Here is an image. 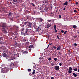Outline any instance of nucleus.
Segmentation results:
<instances>
[{
	"mask_svg": "<svg viewBox=\"0 0 79 79\" xmlns=\"http://www.w3.org/2000/svg\"><path fill=\"white\" fill-rule=\"evenodd\" d=\"M11 12L9 13L8 14V16H11Z\"/></svg>",
	"mask_w": 79,
	"mask_h": 79,
	"instance_id": "nucleus-30",
	"label": "nucleus"
},
{
	"mask_svg": "<svg viewBox=\"0 0 79 79\" xmlns=\"http://www.w3.org/2000/svg\"><path fill=\"white\" fill-rule=\"evenodd\" d=\"M66 10V7L64 8L63 9V11H64Z\"/></svg>",
	"mask_w": 79,
	"mask_h": 79,
	"instance_id": "nucleus-45",
	"label": "nucleus"
},
{
	"mask_svg": "<svg viewBox=\"0 0 79 79\" xmlns=\"http://www.w3.org/2000/svg\"><path fill=\"white\" fill-rule=\"evenodd\" d=\"M23 54H24L25 55H26V54H27L28 53V52H27V51H24V52L23 53Z\"/></svg>",
	"mask_w": 79,
	"mask_h": 79,
	"instance_id": "nucleus-11",
	"label": "nucleus"
},
{
	"mask_svg": "<svg viewBox=\"0 0 79 79\" xmlns=\"http://www.w3.org/2000/svg\"><path fill=\"white\" fill-rule=\"evenodd\" d=\"M73 75L74 76V77H77V74H76V73H73Z\"/></svg>",
	"mask_w": 79,
	"mask_h": 79,
	"instance_id": "nucleus-16",
	"label": "nucleus"
},
{
	"mask_svg": "<svg viewBox=\"0 0 79 79\" xmlns=\"http://www.w3.org/2000/svg\"><path fill=\"white\" fill-rule=\"evenodd\" d=\"M73 69L75 71H77V68H75V69L73 68Z\"/></svg>",
	"mask_w": 79,
	"mask_h": 79,
	"instance_id": "nucleus-21",
	"label": "nucleus"
},
{
	"mask_svg": "<svg viewBox=\"0 0 79 79\" xmlns=\"http://www.w3.org/2000/svg\"><path fill=\"white\" fill-rule=\"evenodd\" d=\"M59 65L60 66H61L62 65V64L61 63H60Z\"/></svg>",
	"mask_w": 79,
	"mask_h": 79,
	"instance_id": "nucleus-43",
	"label": "nucleus"
},
{
	"mask_svg": "<svg viewBox=\"0 0 79 79\" xmlns=\"http://www.w3.org/2000/svg\"><path fill=\"white\" fill-rule=\"evenodd\" d=\"M76 5H78V2H76Z\"/></svg>",
	"mask_w": 79,
	"mask_h": 79,
	"instance_id": "nucleus-49",
	"label": "nucleus"
},
{
	"mask_svg": "<svg viewBox=\"0 0 79 79\" xmlns=\"http://www.w3.org/2000/svg\"><path fill=\"white\" fill-rule=\"evenodd\" d=\"M29 18V17H27V19L26 20H27V19H28Z\"/></svg>",
	"mask_w": 79,
	"mask_h": 79,
	"instance_id": "nucleus-58",
	"label": "nucleus"
},
{
	"mask_svg": "<svg viewBox=\"0 0 79 79\" xmlns=\"http://www.w3.org/2000/svg\"><path fill=\"white\" fill-rule=\"evenodd\" d=\"M61 32H62V33H63V32H64V30H61Z\"/></svg>",
	"mask_w": 79,
	"mask_h": 79,
	"instance_id": "nucleus-47",
	"label": "nucleus"
},
{
	"mask_svg": "<svg viewBox=\"0 0 79 79\" xmlns=\"http://www.w3.org/2000/svg\"><path fill=\"white\" fill-rule=\"evenodd\" d=\"M32 74H35V70H33V71L32 73Z\"/></svg>",
	"mask_w": 79,
	"mask_h": 79,
	"instance_id": "nucleus-38",
	"label": "nucleus"
},
{
	"mask_svg": "<svg viewBox=\"0 0 79 79\" xmlns=\"http://www.w3.org/2000/svg\"><path fill=\"white\" fill-rule=\"evenodd\" d=\"M54 30H55L54 31L55 32H56H56H57V30L56 29H54Z\"/></svg>",
	"mask_w": 79,
	"mask_h": 79,
	"instance_id": "nucleus-42",
	"label": "nucleus"
},
{
	"mask_svg": "<svg viewBox=\"0 0 79 79\" xmlns=\"http://www.w3.org/2000/svg\"><path fill=\"white\" fill-rule=\"evenodd\" d=\"M53 48H54V49H56V46H53Z\"/></svg>",
	"mask_w": 79,
	"mask_h": 79,
	"instance_id": "nucleus-34",
	"label": "nucleus"
},
{
	"mask_svg": "<svg viewBox=\"0 0 79 79\" xmlns=\"http://www.w3.org/2000/svg\"><path fill=\"white\" fill-rule=\"evenodd\" d=\"M51 79H54V78L53 77H52L51 78Z\"/></svg>",
	"mask_w": 79,
	"mask_h": 79,
	"instance_id": "nucleus-54",
	"label": "nucleus"
},
{
	"mask_svg": "<svg viewBox=\"0 0 79 79\" xmlns=\"http://www.w3.org/2000/svg\"><path fill=\"white\" fill-rule=\"evenodd\" d=\"M68 1H66V2L65 3H64V5H68Z\"/></svg>",
	"mask_w": 79,
	"mask_h": 79,
	"instance_id": "nucleus-19",
	"label": "nucleus"
},
{
	"mask_svg": "<svg viewBox=\"0 0 79 79\" xmlns=\"http://www.w3.org/2000/svg\"><path fill=\"white\" fill-rule=\"evenodd\" d=\"M28 48H30L29 49V52H31V48H34V46H33L32 45H31L29 47H28Z\"/></svg>",
	"mask_w": 79,
	"mask_h": 79,
	"instance_id": "nucleus-8",
	"label": "nucleus"
},
{
	"mask_svg": "<svg viewBox=\"0 0 79 79\" xmlns=\"http://www.w3.org/2000/svg\"><path fill=\"white\" fill-rule=\"evenodd\" d=\"M32 32V30L26 29L25 32V34L27 35H28L29 34H31Z\"/></svg>",
	"mask_w": 79,
	"mask_h": 79,
	"instance_id": "nucleus-2",
	"label": "nucleus"
},
{
	"mask_svg": "<svg viewBox=\"0 0 79 79\" xmlns=\"http://www.w3.org/2000/svg\"><path fill=\"white\" fill-rule=\"evenodd\" d=\"M18 0H13L14 2H18Z\"/></svg>",
	"mask_w": 79,
	"mask_h": 79,
	"instance_id": "nucleus-39",
	"label": "nucleus"
},
{
	"mask_svg": "<svg viewBox=\"0 0 79 79\" xmlns=\"http://www.w3.org/2000/svg\"><path fill=\"white\" fill-rule=\"evenodd\" d=\"M57 39H60V38H59V37H58V35L57 36Z\"/></svg>",
	"mask_w": 79,
	"mask_h": 79,
	"instance_id": "nucleus-51",
	"label": "nucleus"
},
{
	"mask_svg": "<svg viewBox=\"0 0 79 79\" xmlns=\"http://www.w3.org/2000/svg\"><path fill=\"white\" fill-rule=\"evenodd\" d=\"M31 4L33 6H35V5L33 3H31Z\"/></svg>",
	"mask_w": 79,
	"mask_h": 79,
	"instance_id": "nucleus-33",
	"label": "nucleus"
},
{
	"mask_svg": "<svg viewBox=\"0 0 79 79\" xmlns=\"http://www.w3.org/2000/svg\"><path fill=\"white\" fill-rule=\"evenodd\" d=\"M0 26L2 28V29H4L5 34H6V33H7V31H6V29H5V27H6V24L4 23H2V25H1Z\"/></svg>",
	"mask_w": 79,
	"mask_h": 79,
	"instance_id": "nucleus-1",
	"label": "nucleus"
},
{
	"mask_svg": "<svg viewBox=\"0 0 79 79\" xmlns=\"http://www.w3.org/2000/svg\"><path fill=\"white\" fill-rule=\"evenodd\" d=\"M77 34H79V32L78 31L77 32Z\"/></svg>",
	"mask_w": 79,
	"mask_h": 79,
	"instance_id": "nucleus-62",
	"label": "nucleus"
},
{
	"mask_svg": "<svg viewBox=\"0 0 79 79\" xmlns=\"http://www.w3.org/2000/svg\"><path fill=\"white\" fill-rule=\"evenodd\" d=\"M25 29L24 27H23L22 28H21L20 30L21 32H24V31Z\"/></svg>",
	"mask_w": 79,
	"mask_h": 79,
	"instance_id": "nucleus-12",
	"label": "nucleus"
},
{
	"mask_svg": "<svg viewBox=\"0 0 79 79\" xmlns=\"http://www.w3.org/2000/svg\"><path fill=\"white\" fill-rule=\"evenodd\" d=\"M69 70H71H71H72V67H69Z\"/></svg>",
	"mask_w": 79,
	"mask_h": 79,
	"instance_id": "nucleus-28",
	"label": "nucleus"
},
{
	"mask_svg": "<svg viewBox=\"0 0 79 79\" xmlns=\"http://www.w3.org/2000/svg\"><path fill=\"white\" fill-rule=\"evenodd\" d=\"M48 61H51V60H52V59L51 58H49L48 59Z\"/></svg>",
	"mask_w": 79,
	"mask_h": 79,
	"instance_id": "nucleus-37",
	"label": "nucleus"
},
{
	"mask_svg": "<svg viewBox=\"0 0 79 79\" xmlns=\"http://www.w3.org/2000/svg\"><path fill=\"white\" fill-rule=\"evenodd\" d=\"M2 78H5V76H3L2 77Z\"/></svg>",
	"mask_w": 79,
	"mask_h": 79,
	"instance_id": "nucleus-57",
	"label": "nucleus"
},
{
	"mask_svg": "<svg viewBox=\"0 0 79 79\" xmlns=\"http://www.w3.org/2000/svg\"><path fill=\"white\" fill-rule=\"evenodd\" d=\"M54 69L56 71H58V70H60V67H59V66L56 65L54 67Z\"/></svg>",
	"mask_w": 79,
	"mask_h": 79,
	"instance_id": "nucleus-7",
	"label": "nucleus"
},
{
	"mask_svg": "<svg viewBox=\"0 0 79 79\" xmlns=\"http://www.w3.org/2000/svg\"><path fill=\"white\" fill-rule=\"evenodd\" d=\"M3 65H1V66H2V67H3Z\"/></svg>",
	"mask_w": 79,
	"mask_h": 79,
	"instance_id": "nucleus-61",
	"label": "nucleus"
},
{
	"mask_svg": "<svg viewBox=\"0 0 79 79\" xmlns=\"http://www.w3.org/2000/svg\"><path fill=\"white\" fill-rule=\"evenodd\" d=\"M3 38L2 37H0V42H1V41H2L3 40Z\"/></svg>",
	"mask_w": 79,
	"mask_h": 79,
	"instance_id": "nucleus-17",
	"label": "nucleus"
},
{
	"mask_svg": "<svg viewBox=\"0 0 79 79\" xmlns=\"http://www.w3.org/2000/svg\"><path fill=\"white\" fill-rule=\"evenodd\" d=\"M73 37L74 38H77V35H75L73 36Z\"/></svg>",
	"mask_w": 79,
	"mask_h": 79,
	"instance_id": "nucleus-35",
	"label": "nucleus"
},
{
	"mask_svg": "<svg viewBox=\"0 0 79 79\" xmlns=\"http://www.w3.org/2000/svg\"><path fill=\"white\" fill-rule=\"evenodd\" d=\"M14 27L15 29L16 30V31H18L19 29V27L18 26H14Z\"/></svg>",
	"mask_w": 79,
	"mask_h": 79,
	"instance_id": "nucleus-10",
	"label": "nucleus"
},
{
	"mask_svg": "<svg viewBox=\"0 0 79 79\" xmlns=\"http://www.w3.org/2000/svg\"><path fill=\"white\" fill-rule=\"evenodd\" d=\"M68 52H70V50L69 49L68 50Z\"/></svg>",
	"mask_w": 79,
	"mask_h": 79,
	"instance_id": "nucleus-53",
	"label": "nucleus"
},
{
	"mask_svg": "<svg viewBox=\"0 0 79 79\" xmlns=\"http://www.w3.org/2000/svg\"><path fill=\"white\" fill-rule=\"evenodd\" d=\"M52 21V20H47V21H48V22H51Z\"/></svg>",
	"mask_w": 79,
	"mask_h": 79,
	"instance_id": "nucleus-32",
	"label": "nucleus"
},
{
	"mask_svg": "<svg viewBox=\"0 0 79 79\" xmlns=\"http://www.w3.org/2000/svg\"><path fill=\"white\" fill-rule=\"evenodd\" d=\"M51 66H54V64L53 63H52Z\"/></svg>",
	"mask_w": 79,
	"mask_h": 79,
	"instance_id": "nucleus-46",
	"label": "nucleus"
},
{
	"mask_svg": "<svg viewBox=\"0 0 79 79\" xmlns=\"http://www.w3.org/2000/svg\"><path fill=\"white\" fill-rule=\"evenodd\" d=\"M21 44L20 43H19L17 45L18 47H21Z\"/></svg>",
	"mask_w": 79,
	"mask_h": 79,
	"instance_id": "nucleus-13",
	"label": "nucleus"
},
{
	"mask_svg": "<svg viewBox=\"0 0 79 79\" xmlns=\"http://www.w3.org/2000/svg\"><path fill=\"white\" fill-rule=\"evenodd\" d=\"M51 24L50 23H48L47 24V28H49V27L51 26Z\"/></svg>",
	"mask_w": 79,
	"mask_h": 79,
	"instance_id": "nucleus-9",
	"label": "nucleus"
},
{
	"mask_svg": "<svg viewBox=\"0 0 79 79\" xmlns=\"http://www.w3.org/2000/svg\"><path fill=\"white\" fill-rule=\"evenodd\" d=\"M8 68L7 67H5L3 69L2 72L3 73H6L8 71Z\"/></svg>",
	"mask_w": 79,
	"mask_h": 79,
	"instance_id": "nucleus-4",
	"label": "nucleus"
},
{
	"mask_svg": "<svg viewBox=\"0 0 79 79\" xmlns=\"http://www.w3.org/2000/svg\"><path fill=\"white\" fill-rule=\"evenodd\" d=\"M17 44H18V43H17L16 42L15 45H17Z\"/></svg>",
	"mask_w": 79,
	"mask_h": 79,
	"instance_id": "nucleus-55",
	"label": "nucleus"
},
{
	"mask_svg": "<svg viewBox=\"0 0 79 79\" xmlns=\"http://www.w3.org/2000/svg\"><path fill=\"white\" fill-rule=\"evenodd\" d=\"M74 12H75V13H77V11H76V10H74Z\"/></svg>",
	"mask_w": 79,
	"mask_h": 79,
	"instance_id": "nucleus-48",
	"label": "nucleus"
},
{
	"mask_svg": "<svg viewBox=\"0 0 79 79\" xmlns=\"http://www.w3.org/2000/svg\"><path fill=\"white\" fill-rule=\"evenodd\" d=\"M77 44L76 43H74L73 44V46L74 47H77Z\"/></svg>",
	"mask_w": 79,
	"mask_h": 79,
	"instance_id": "nucleus-26",
	"label": "nucleus"
},
{
	"mask_svg": "<svg viewBox=\"0 0 79 79\" xmlns=\"http://www.w3.org/2000/svg\"><path fill=\"white\" fill-rule=\"evenodd\" d=\"M9 60H13V59H10Z\"/></svg>",
	"mask_w": 79,
	"mask_h": 79,
	"instance_id": "nucleus-59",
	"label": "nucleus"
},
{
	"mask_svg": "<svg viewBox=\"0 0 79 79\" xmlns=\"http://www.w3.org/2000/svg\"><path fill=\"white\" fill-rule=\"evenodd\" d=\"M66 32H68V31H65V32H64V34H66Z\"/></svg>",
	"mask_w": 79,
	"mask_h": 79,
	"instance_id": "nucleus-44",
	"label": "nucleus"
},
{
	"mask_svg": "<svg viewBox=\"0 0 79 79\" xmlns=\"http://www.w3.org/2000/svg\"><path fill=\"white\" fill-rule=\"evenodd\" d=\"M44 10H46V11H48V8L47 7H45V8L44 9Z\"/></svg>",
	"mask_w": 79,
	"mask_h": 79,
	"instance_id": "nucleus-23",
	"label": "nucleus"
},
{
	"mask_svg": "<svg viewBox=\"0 0 79 79\" xmlns=\"http://www.w3.org/2000/svg\"><path fill=\"white\" fill-rule=\"evenodd\" d=\"M68 72L69 73H72V70H69Z\"/></svg>",
	"mask_w": 79,
	"mask_h": 79,
	"instance_id": "nucleus-27",
	"label": "nucleus"
},
{
	"mask_svg": "<svg viewBox=\"0 0 79 79\" xmlns=\"http://www.w3.org/2000/svg\"><path fill=\"white\" fill-rule=\"evenodd\" d=\"M58 53L59 55H60V56H61V55H62V54L60 52H59Z\"/></svg>",
	"mask_w": 79,
	"mask_h": 79,
	"instance_id": "nucleus-36",
	"label": "nucleus"
},
{
	"mask_svg": "<svg viewBox=\"0 0 79 79\" xmlns=\"http://www.w3.org/2000/svg\"><path fill=\"white\" fill-rule=\"evenodd\" d=\"M45 4H47V3H48V1H47L46 0H45Z\"/></svg>",
	"mask_w": 79,
	"mask_h": 79,
	"instance_id": "nucleus-29",
	"label": "nucleus"
},
{
	"mask_svg": "<svg viewBox=\"0 0 79 79\" xmlns=\"http://www.w3.org/2000/svg\"><path fill=\"white\" fill-rule=\"evenodd\" d=\"M28 71L30 72V71H31V69H28Z\"/></svg>",
	"mask_w": 79,
	"mask_h": 79,
	"instance_id": "nucleus-31",
	"label": "nucleus"
},
{
	"mask_svg": "<svg viewBox=\"0 0 79 79\" xmlns=\"http://www.w3.org/2000/svg\"><path fill=\"white\" fill-rule=\"evenodd\" d=\"M28 24V22H24V24L25 26H26V24Z\"/></svg>",
	"mask_w": 79,
	"mask_h": 79,
	"instance_id": "nucleus-20",
	"label": "nucleus"
},
{
	"mask_svg": "<svg viewBox=\"0 0 79 79\" xmlns=\"http://www.w3.org/2000/svg\"><path fill=\"white\" fill-rule=\"evenodd\" d=\"M23 31H21V34H23Z\"/></svg>",
	"mask_w": 79,
	"mask_h": 79,
	"instance_id": "nucleus-50",
	"label": "nucleus"
},
{
	"mask_svg": "<svg viewBox=\"0 0 79 79\" xmlns=\"http://www.w3.org/2000/svg\"><path fill=\"white\" fill-rule=\"evenodd\" d=\"M57 12H58V10H57L56 11V12L57 13Z\"/></svg>",
	"mask_w": 79,
	"mask_h": 79,
	"instance_id": "nucleus-60",
	"label": "nucleus"
},
{
	"mask_svg": "<svg viewBox=\"0 0 79 79\" xmlns=\"http://www.w3.org/2000/svg\"><path fill=\"white\" fill-rule=\"evenodd\" d=\"M54 29H56V25H55L54 26Z\"/></svg>",
	"mask_w": 79,
	"mask_h": 79,
	"instance_id": "nucleus-24",
	"label": "nucleus"
},
{
	"mask_svg": "<svg viewBox=\"0 0 79 79\" xmlns=\"http://www.w3.org/2000/svg\"><path fill=\"white\" fill-rule=\"evenodd\" d=\"M3 57H6L7 56L6 54L5 53H4L3 54Z\"/></svg>",
	"mask_w": 79,
	"mask_h": 79,
	"instance_id": "nucleus-15",
	"label": "nucleus"
},
{
	"mask_svg": "<svg viewBox=\"0 0 79 79\" xmlns=\"http://www.w3.org/2000/svg\"><path fill=\"white\" fill-rule=\"evenodd\" d=\"M59 18H61V16L60 15H59Z\"/></svg>",
	"mask_w": 79,
	"mask_h": 79,
	"instance_id": "nucleus-41",
	"label": "nucleus"
},
{
	"mask_svg": "<svg viewBox=\"0 0 79 79\" xmlns=\"http://www.w3.org/2000/svg\"><path fill=\"white\" fill-rule=\"evenodd\" d=\"M32 23H29L28 25L27 26V28H31L32 27Z\"/></svg>",
	"mask_w": 79,
	"mask_h": 79,
	"instance_id": "nucleus-6",
	"label": "nucleus"
},
{
	"mask_svg": "<svg viewBox=\"0 0 79 79\" xmlns=\"http://www.w3.org/2000/svg\"><path fill=\"white\" fill-rule=\"evenodd\" d=\"M17 66V65L16 64V63H14L13 62H11L10 64V65H9V66L12 67V68H13V67H15V66Z\"/></svg>",
	"mask_w": 79,
	"mask_h": 79,
	"instance_id": "nucleus-3",
	"label": "nucleus"
},
{
	"mask_svg": "<svg viewBox=\"0 0 79 79\" xmlns=\"http://www.w3.org/2000/svg\"><path fill=\"white\" fill-rule=\"evenodd\" d=\"M40 27H39L37 29V30L38 31H40Z\"/></svg>",
	"mask_w": 79,
	"mask_h": 79,
	"instance_id": "nucleus-22",
	"label": "nucleus"
},
{
	"mask_svg": "<svg viewBox=\"0 0 79 79\" xmlns=\"http://www.w3.org/2000/svg\"><path fill=\"white\" fill-rule=\"evenodd\" d=\"M50 43L49 44V45H48V47H47V48H48V47H49V45H50Z\"/></svg>",
	"mask_w": 79,
	"mask_h": 79,
	"instance_id": "nucleus-52",
	"label": "nucleus"
},
{
	"mask_svg": "<svg viewBox=\"0 0 79 79\" xmlns=\"http://www.w3.org/2000/svg\"><path fill=\"white\" fill-rule=\"evenodd\" d=\"M76 27H77V26H76V25H74L73 26V28L74 29H76Z\"/></svg>",
	"mask_w": 79,
	"mask_h": 79,
	"instance_id": "nucleus-25",
	"label": "nucleus"
},
{
	"mask_svg": "<svg viewBox=\"0 0 79 79\" xmlns=\"http://www.w3.org/2000/svg\"><path fill=\"white\" fill-rule=\"evenodd\" d=\"M52 43H50V45H52Z\"/></svg>",
	"mask_w": 79,
	"mask_h": 79,
	"instance_id": "nucleus-56",
	"label": "nucleus"
},
{
	"mask_svg": "<svg viewBox=\"0 0 79 79\" xmlns=\"http://www.w3.org/2000/svg\"><path fill=\"white\" fill-rule=\"evenodd\" d=\"M61 49V46H58L57 49V50H60Z\"/></svg>",
	"mask_w": 79,
	"mask_h": 79,
	"instance_id": "nucleus-14",
	"label": "nucleus"
},
{
	"mask_svg": "<svg viewBox=\"0 0 79 79\" xmlns=\"http://www.w3.org/2000/svg\"><path fill=\"white\" fill-rule=\"evenodd\" d=\"M54 61H56L57 60V58H55L54 59Z\"/></svg>",
	"mask_w": 79,
	"mask_h": 79,
	"instance_id": "nucleus-40",
	"label": "nucleus"
},
{
	"mask_svg": "<svg viewBox=\"0 0 79 79\" xmlns=\"http://www.w3.org/2000/svg\"><path fill=\"white\" fill-rule=\"evenodd\" d=\"M52 50H53V49L52 48Z\"/></svg>",
	"mask_w": 79,
	"mask_h": 79,
	"instance_id": "nucleus-64",
	"label": "nucleus"
},
{
	"mask_svg": "<svg viewBox=\"0 0 79 79\" xmlns=\"http://www.w3.org/2000/svg\"><path fill=\"white\" fill-rule=\"evenodd\" d=\"M41 11H40V12H41V13H42L43 12H44V9L43 8H41Z\"/></svg>",
	"mask_w": 79,
	"mask_h": 79,
	"instance_id": "nucleus-18",
	"label": "nucleus"
},
{
	"mask_svg": "<svg viewBox=\"0 0 79 79\" xmlns=\"http://www.w3.org/2000/svg\"><path fill=\"white\" fill-rule=\"evenodd\" d=\"M36 20H38L39 23H41L42 21H44V20L43 19L41 18H37Z\"/></svg>",
	"mask_w": 79,
	"mask_h": 79,
	"instance_id": "nucleus-5",
	"label": "nucleus"
},
{
	"mask_svg": "<svg viewBox=\"0 0 79 79\" xmlns=\"http://www.w3.org/2000/svg\"><path fill=\"white\" fill-rule=\"evenodd\" d=\"M24 7H25V8L26 9V7L24 6Z\"/></svg>",
	"mask_w": 79,
	"mask_h": 79,
	"instance_id": "nucleus-63",
	"label": "nucleus"
}]
</instances>
